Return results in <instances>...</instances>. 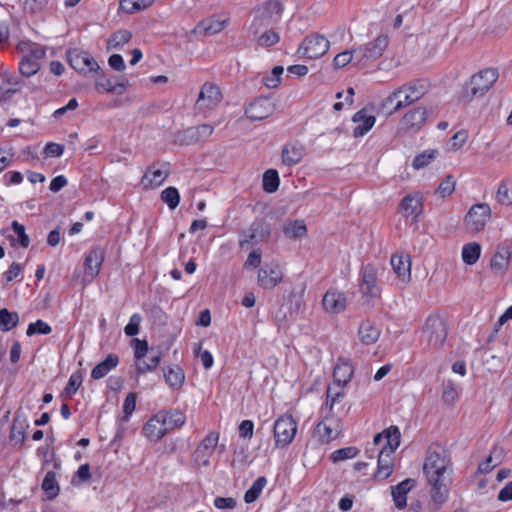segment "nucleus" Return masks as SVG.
<instances>
[{
    "label": "nucleus",
    "instance_id": "obj_1",
    "mask_svg": "<svg viewBox=\"0 0 512 512\" xmlns=\"http://www.w3.org/2000/svg\"><path fill=\"white\" fill-rule=\"evenodd\" d=\"M451 468V460L445 448L440 445H432L427 451L423 472L432 487V499L436 504L442 505L449 495L451 482L448 470Z\"/></svg>",
    "mask_w": 512,
    "mask_h": 512
},
{
    "label": "nucleus",
    "instance_id": "obj_2",
    "mask_svg": "<svg viewBox=\"0 0 512 512\" xmlns=\"http://www.w3.org/2000/svg\"><path fill=\"white\" fill-rule=\"evenodd\" d=\"M386 444L381 448L378 455V467L376 477L387 479L394 468L395 450L400 445L401 433L397 426H390L385 430Z\"/></svg>",
    "mask_w": 512,
    "mask_h": 512
},
{
    "label": "nucleus",
    "instance_id": "obj_3",
    "mask_svg": "<svg viewBox=\"0 0 512 512\" xmlns=\"http://www.w3.org/2000/svg\"><path fill=\"white\" fill-rule=\"evenodd\" d=\"M428 89L429 83L426 80H415L396 89L386 98V102L395 103L393 113L420 100Z\"/></svg>",
    "mask_w": 512,
    "mask_h": 512
},
{
    "label": "nucleus",
    "instance_id": "obj_4",
    "mask_svg": "<svg viewBox=\"0 0 512 512\" xmlns=\"http://www.w3.org/2000/svg\"><path fill=\"white\" fill-rule=\"evenodd\" d=\"M283 10L280 0H268L258 5L253 10L254 17L248 28L249 33L256 38L264 28L278 21Z\"/></svg>",
    "mask_w": 512,
    "mask_h": 512
},
{
    "label": "nucleus",
    "instance_id": "obj_5",
    "mask_svg": "<svg viewBox=\"0 0 512 512\" xmlns=\"http://www.w3.org/2000/svg\"><path fill=\"white\" fill-rule=\"evenodd\" d=\"M498 78V71L493 67H486L474 74L464 86L462 101L470 102L475 96H482L487 92Z\"/></svg>",
    "mask_w": 512,
    "mask_h": 512
},
{
    "label": "nucleus",
    "instance_id": "obj_6",
    "mask_svg": "<svg viewBox=\"0 0 512 512\" xmlns=\"http://www.w3.org/2000/svg\"><path fill=\"white\" fill-rule=\"evenodd\" d=\"M271 225L263 218H256L247 228L239 232L238 244L241 249L254 248L266 243L271 236Z\"/></svg>",
    "mask_w": 512,
    "mask_h": 512
},
{
    "label": "nucleus",
    "instance_id": "obj_7",
    "mask_svg": "<svg viewBox=\"0 0 512 512\" xmlns=\"http://www.w3.org/2000/svg\"><path fill=\"white\" fill-rule=\"evenodd\" d=\"M330 48V42L324 36L311 34L306 36L297 49L301 59L315 61L324 56Z\"/></svg>",
    "mask_w": 512,
    "mask_h": 512
},
{
    "label": "nucleus",
    "instance_id": "obj_8",
    "mask_svg": "<svg viewBox=\"0 0 512 512\" xmlns=\"http://www.w3.org/2000/svg\"><path fill=\"white\" fill-rule=\"evenodd\" d=\"M448 335L447 325L439 315H429L422 328V336L433 348H440Z\"/></svg>",
    "mask_w": 512,
    "mask_h": 512
},
{
    "label": "nucleus",
    "instance_id": "obj_9",
    "mask_svg": "<svg viewBox=\"0 0 512 512\" xmlns=\"http://www.w3.org/2000/svg\"><path fill=\"white\" fill-rule=\"evenodd\" d=\"M297 433V423L291 415H281L274 423L273 434L276 447L289 445Z\"/></svg>",
    "mask_w": 512,
    "mask_h": 512
},
{
    "label": "nucleus",
    "instance_id": "obj_10",
    "mask_svg": "<svg viewBox=\"0 0 512 512\" xmlns=\"http://www.w3.org/2000/svg\"><path fill=\"white\" fill-rule=\"evenodd\" d=\"M342 431V424L340 418L334 416L332 413L327 414L316 425L314 433L321 444H328L335 440Z\"/></svg>",
    "mask_w": 512,
    "mask_h": 512
},
{
    "label": "nucleus",
    "instance_id": "obj_11",
    "mask_svg": "<svg viewBox=\"0 0 512 512\" xmlns=\"http://www.w3.org/2000/svg\"><path fill=\"white\" fill-rule=\"evenodd\" d=\"M491 217V209L487 203L473 205L465 216V226L469 232L478 233L484 229Z\"/></svg>",
    "mask_w": 512,
    "mask_h": 512
},
{
    "label": "nucleus",
    "instance_id": "obj_12",
    "mask_svg": "<svg viewBox=\"0 0 512 512\" xmlns=\"http://www.w3.org/2000/svg\"><path fill=\"white\" fill-rule=\"evenodd\" d=\"M219 441V433L209 432L199 443L193 453V462L198 467H207L210 465V458L213 455Z\"/></svg>",
    "mask_w": 512,
    "mask_h": 512
},
{
    "label": "nucleus",
    "instance_id": "obj_13",
    "mask_svg": "<svg viewBox=\"0 0 512 512\" xmlns=\"http://www.w3.org/2000/svg\"><path fill=\"white\" fill-rule=\"evenodd\" d=\"M360 291L363 296L378 298L380 296V286L378 284V270L372 264L363 265L360 271Z\"/></svg>",
    "mask_w": 512,
    "mask_h": 512
},
{
    "label": "nucleus",
    "instance_id": "obj_14",
    "mask_svg": "<svg viewBox=\"0 0 512 512\" xmlns=\"http://www.w3.org/2000/svg\"><path fill=\"white\" fill-rule=\"evenodd\" d=\"M221 100L222 94L220 88L215 84L206 82L201 87L195 107L198 111L205 113L218 106Z\"/></svg>",
    "mask_w": 512,
    "mask_h": 512
},
{
    "label": "nucleus",
    "instance_id": "obj_15",
    "mask_svg": "<svg viewBox=\"0 0 512 512\" xmlns=\"http://www.w3.org/2000/svg\"><path fill=\"white\" fill-rule=\"evenodd\" d=\"M20 56L19 64H34L36 61L44 58L46 54L45 46L31 40H21L16 47Z\"/></svg>",
    "mask_w": 512,
    "mask_h": 512
},
{
    "label": "nucleus",
    "instance_id": "obj_16",
    "mask_svg": "<svg viewBox=\"0 0 512 512\" xmlns=\"http://www.w3.org/2000/svg\"><path fill=\"white\" fill-rule=\"evenodd\" d=\"M283 280V271L278 263L271 262L259 269L258 285L263 289H273Z\"/></svg>",
    "mask_w": 512,
    "mask_h": 512
},
{
    "label": "nucleus",
    "instance_id": "obj_17",
    "mask_svg": "<svg viewBox=\"0 0 512 512\" xmlns=\"http://www.w3.org/2000/svg\"><path fill=\"white\" fill-rule=\"evenodd\" d=\"M427 109L422 106L407 111L400 120V129L405 132H417L426 122Z\"/></svg>",
    "mask_w": 512,
    "mask_h": 512
},
{
    "label": "nucleus",
    "instance_id": "obj_18",
    "mask_svg": "<svg viewBox=\"0 0 512 512\" xmlns=\"http://www.w3.org/2000/svg\"><path fill=\"white\" fill-rule=\"evenodd\" d=\"M95 87L98 91L113 93L121 95L128 87V81L124 78H116L114 76L107 77L103 75L100 68V73L95 77Z\"/></svg>",
    "mask_w": 512,
    "mask_h": 512
},
{
    "label": "nucleus",
    "instance_id": "obj_19",
    "mask_svg": "<svg viewBox=\"0 0 512 512\" xmlns=\"http://www.w3.org/2000/svg\"><path fill=\"white\" fill-rule=\"evenodd\" d=\"M95 87L98 91L113 93L121 95L128 87V81L124 78H116L114 76L107 77L103 75L100 68V73L95 77Z\"/></svg>",
    "mask_w": 512,
    "mask_h": 512
},
{
    "label": "nucleus",
    "instance_id": "obj_20",
    "mask_svg": "<svg viewBox=\"0 0 512 512\" xmlns=\"http://www.w3.org/2000/svg\"><path fill=\"white\" fill-rule=\"evenodd\" d=\"M170 173L167 163H153L147 167L142 178V184L146 188H155L160 186Z\"/></svg>",
    "mask_w": 512,
    "mask_h": 512
},
{
    "label": "nucleus",
    "instance_id": "obj_21",
    "mask_svg": "<svg viewBox=\"0 0 512 512\" xmlns=\"http://www.w3.org/2000/svg\"><path fill=\"white\" fill-rule=\"evenodd\" d=\"M274 111V104L264 97L251 102L245 109V115L251 121L263 120L269 117Z\"/></svg>",
    "mask_w": 512,
    "mask_h": 512
},
{
    "label": "nucleus",
    "instance_id": "obj_22",
    "mask_svg": "<svg viewBox=\"0 0 512 512\" xmlns=\"http://www.w3.org/2000/svg\"><path fill=\"white\" fill-rule=\"evenodd\" d=\"M228 23L229 18L220 20L217 17L212 16L200 21L195 26L192 33L195 34L197 37L213 36L224 30Z\"/></svg>",
    "mask_w": 512,
    "mask_h": 512
},
{
    "label": "nucleus",
    "instance_id": "obj_23",
    "mask_svg": "<svg viewBox=\"0 0 512 512\" xmlns=\"http://www.w3.org/2000/svg\"><path fill=\"white\" fill-rule=\"evenodd\" d=\"M388 43L387 35H379L375 40L359 49V52L362 53V59L371 62L378 60L387 48Z\"/></svg>",
    "mask_w": 512,
    "mask_h": 512
},
{
    "label": "nucleus",
    "instance_id": "obj_24",
    "mask_svg": "<svg viewBox=\"0 0 512 512\" xmlns=\"http://www.w3.org/2000/svg\"><path fill=\"white\" fill-rule=\"evenodd\" d=\"M161 417V415L156 413L147 421V423L144 425L142 429V433L150 441L157 442L168 433V430L163 423L164 419L162 420Z\"/></svg>",
    "mask_w": 512,
    "mask_h": 512
},
{
    "label": "nucleus",
    "instance_id": "obj_25",
    "mask_svg": "<svg viewBox=\"0 0 512 512\" xmlns=\"http://www.w3.org/2000/svg\"><path fill=\"white\" fill-rule=\"evenodd\" d=\"M105 258V250L101 247H95L91 249L84 260V269L86 275H89L91 278H95L100 270L102 263Z\"/></svg>",
    "mask_w": 512,
    "mask_h": 512
},
{
    "label": "nucleus",
    "instance_id": "obj_26",
    "mask_svg": "<svg viewBox=\"0 0 512 512\" xmlns=\"http://www.w3.org/2000/svg\"><path fill=\"white\" fill-rule=\"evenodd\" d=\"M353 122L357 124L353 130L354 137H361L374 126L376 118L368 113L367 108H363L354 114Z\"/></svg>",
    "mask_w": 512,
    "mask_h": 512
},
{
    "label": "nucleus",
    "instance_id": "obj_27",
    "mask_svg": "<svg viewBox=\"0 0 512 512\" xmlns=\"http://www.w3.org/2000/svg\"><path fill=\"white\" fill-rule=\"evenodd\" d=\"M346 296L342 292L329 290L325 293L322 304L324 309L330 313H340L346 308Z\"/></svg>",
    "mask_w": 512,
    "mask_h": 512
},
{
    "label": "nucleus",
    "instance_id": "obj_28",
    "mask_svg": "<svg viewBox=\"0 0 512 512\" xmlns=\"http://www.w3.org/2000/svg\"><path fill=\"white\" fill-rule=\"evenodd\" d=\"M422 209V198L418 194L405 196L399 205L400 213L406 218L416 219L421 214Z\"/></svg>",
    "mask_w": 512,
    "mask_h": 512
},
{
    "label": "nucleus",
    "instance_id": "obj_29",
    "mask_svg": "<svg viewBox=\"0 0 512 512\" xmlns=\"http://www.w3.org/2000/svg\"><path fill=\"white\" fill-rule=\"evenodd\" d=\"M391 266L397 277L404 283L411 279V260L409 255L395 254L391 257Z\"/></svg>",
    "mask_w": 512,
    "mask_h": 512
},
{
    "label": "nucleus",
    "instance_id": "obj_30",
    "mask_svg": "<svg viewBox=\"0 0 512 512\" xmlns=\"http://www.w3.org/2000/svg\"><path fill=\"white\" fill-rule=\"evenodd\" d=\"M304 154L305 148L302 144L288 143L282 149V162L287 166H294L302 160Z\"/></svg>",
    "mask_w": 512,
    "mask_h": 512
},
{
    "label": "nucleus",
    "instance_id": "obj_31",
    "mask_svg": "<svg viewBox=\"0 0 512 512\" xmlns=\"http://www.w3.org/2000/svg\"><path fill=\"white\" fill-rule=\"evenodd\" d=\"M380 329L371 320H363L358 328V336L364 345L376 343L380 337Z\"/></svg>",
    "mask_w": 512,
    "mask_h": 512
},
{
    "label": "nucleus",
    "instance_id": "obj_32",
    "mask_svg": "<svg viewBox=\"0 0 512 512\" xmlns=\"http://www.w3.org/2000/svg\"><path fill=\"white\" fill-rule=\"evenodd\" d=\"M415 486L413 479H405L392 488V496L395 506L403 509L407 504V493Z\"/></svg>",
    "mask_w": 512,
    "mask_h": 512
},
{
    "label": "nucleus",
    "instance_id": "obj_33",
    "mask_svg": "<svg viewBox=\"0 0 512 512\" xmlns=\"http://www.w3.org/2000/svg\"><path fill=\"white\" fill-rule=\"evenodd\" d=\"M354 373L351 363L345 360H339L333 371L334 385H346L350 382Z\"/></svg>",
    "mask_w": 512,
    "mask_h": 512
},
{
    "label": "nucleus",
    "instance_id": "obj_34",
    "mask_svg": "<svg viewBox=\"0 0 512 512\" xmlns=\"http://www.w3.org/2000/svg\"><path fill=\"white\" fill-rule=\"evenodd\" d=\"M214 131L210 124H201L196 127H190L184 131V137L187 143H196L209 138Z\"/></svg>",
    "mask_w": 512,
    "mask_h": 512
},
{
    "label": "nucleus",
    "instance_id": "obj_35",
    "mask_svg": "<svg viewBox=\"0 0 512 512\" xmlns=\"http://www.w3.org/2000/svg\"><path fill=\"white\" fill-rule=\"evenodd\" d=\"M158 414L162 416V419L164 418L163 423L166 426L168 432L183 426L186 421L185 414L178 409L159 411Z\"/></svg>",
    "mask_w": 512,
    "mask_h": 512
},
{
    "label": "nucleus",
    "instance_id": "obj_36",
    "mask_svg": "<svg viewBox=\"0 0 512 512\" xmlns=\"http://www.w3.org/2000/svg\"><path fill=\"white\" fill-rule=\"evenodd\" d=\"M510 251L508 248L499 247L491 259V268L496 274H504L508 269L510 261Z\"/></svg>",
    "mask_w": 512,
    "mask_h": 512
},
{
    "label": "nucleus",
    "instance_id": "obj_37",
    "mask_svg": "<svg viewBox=\"0 0 512 512\" xmlns=\"http://www.w3.org/2000/svg\"><path fill=\"white\" fill-rule=\"evenodd\" d=\"M119 363V357L116 354H109L106 359L97 364L91 371V378L99 380L105 377Z\"/></svg>",
    "mask_w": 512,
    "mask_h": 512
},
{
    "label": "nucleus",
    "instance_id": "obj_38",
    "mask_svg": "<svg viewBox=\"0 0 512 512\" xmlns=\"http://www.w3.org/2000/svg\"><path fill=\"white\" fill-rule=\"evenodd\" d=\"M284 235L291 239H301L307 235V227L303 220L288 221L283 227Z\"/></svg>",
    "mask_w": 512,
    "mask_h": 512
},
{
    "label": "nucleus",
    "instance_id": "obj_39",
    "mask_svg": "<svg viewBox=\"0 0 512 512\" xmlns=\"http://www.w3.org/2000/svg\"><path fill=\"white\" fill-rule=\"evenodd\" d=\"M163 372L165 381L171 388L178 389L182 387L185 374L179 366L164 368Z\"/></svg>",
    "mask_w": 512,
    "mask_h": 512
},
{
    "label": "nucleus",
    "instance_id": "obj_40",
    "mask_svg": "<svg viewBox=\"0 0 512 512\" xmlns=\"http://www.w3.org/2000/svg\"><path fill=\"white\" fill-rule=\"evenodd\" d=\"M344 385H332L328 386L326 393V402L322 410H327L331 413L333 406L339 402L345 395Z\"/></svg>",
    "mask_w": 512,
    "mask_h": 512
},
{
    "label": "nucleus",
    "instance_id": "obj_41",
    "mask_svg": "<svg viewBox=\"0 0 512 512\" xmlns=\"http://www.w3.org/2000/svg\"><path fill=\"white\" fill-rule=\"evenodd\" d=\"M161 361V353L157 351L156 353L153 350L150 351L147 360L144 358L140 361H136V370L139 374H144L149 371H153L157 368Z\"/></svg>",
    "mask_w": 512,
    "mask_h": 512
},
{
    "label": "nucleus",
    "instance_id": "obj_42",
    "mask_svg": "<svg viewBox=\"0 0 512 512\" xmlns=\"http://www.w3.org/2000/svg\"><path fill=\"white\" fill-rule=\"evenodd\" d=\"M43 491L47 494L48 499L56 498L60 492V487L56 479V473L48 471L41 485Z\"/></svg>",
    "mask_w": 512,
    "mask_h": 512
},
{
    "label": "nucleus",
    "instance_id": "obj_43",
    "mask_svg": "<svg viewBox=\"0 0 512 512\" xmlns=\"http://www.w3.org/2000/svg\"><path fill=\"white\" fill-rule=\"evenodd\" d=\"M480 253H481V246L478 243L472 242V243L465 244L462 248L463 262L467 265L475 264L480 257Z\"/></svg>",
    "mask_w": 512,
    "mask_h": 512
},
{
    "label": "nucleus",
    "instance_id": "obj_44",
    "mask_svg": "<svg viewBox=\"0 0 512 512\" xmlns=\"http://www.w3.org/2000/svg\"><path fill=\"white\" fill-rule=\"evenodd\" d=\"M496 200L501 205H512V181L503 180L500 182L496 193Z\"/></svg>",
    "mask_w": 512,
    "mask_h": 512
},
{
    "label": "nucleus",
    "instance_id": "obj_45",
    "mask_svg": "<svg viewBox=\"0 0 512 512\" xmlns=\"http://www.w3.org/2000/svg\"><path fill=\"white\" fill-rule=\"evenodd\" d=\"M280 184L278 172L274 169H268L263 174L262 186L263 190L267 193H274L277 191Z\"/></svg>",
    "mask_w": 512,
    "mask_h": 512
},
{
    "label": "nucleus",
    "instance_id": "obj_46",
    "mask_svg": "<svg viewBox=\"0 0 512 512\" xmlns=\"http://www.w3.org/2000/svg\"><path fill=\"white\" fill-rule=\"evenodd\" d=\"M266 484L267 479L264 476L258 477L253 482L252 486L246 491L244 495V501L246 503H253L254 501H256L259 498Z\"/></svg>",
    "mask_w": 512,
    "mask_h": 512
},
{
    "label": "nucleus",
    "instance_id": "obj_47",
    "mask_svg": "<svg viewBox=\"0 0 512 512\" xmlns=\"http://www.w3.org/2000/svg\"><path fill=\"white\" fill-rule=\"evenodd\" d=\"M82 382H83L82 371L78 370V371H75L74 373H72L68 380V383L66 384V386L62 392V396L65 395L66 397L71 398L74 394H76V392L82 385Z\"/></svg>",
    "mask_w": 512,
    "mask_h": 512
},
{
    "label": "nucleus",
    "instance_id": "obj_48",
    "mask_svg": "<svg viewBox=\"0 0 512 512\" xmlns=\"http://www.w3.org/2000/svg\"><path fill=\"white\" fill-rule=\"evenodd\" d=\"M19 316L16 312H10L6 308L0 309V329L10 331L16 327Z\"/></svg>",
    "mask_w": 512,
    "mask_h": 512
},
{
    "label": "nucleus",
    "instance_id": "obj_49",
    "mask_svg": "<svg viewBox=\"0 0 512 512\" xmlns=\"http://www.w3.org/2000/svg\"><path fill=\"white\" fill-rule=\"evenodd\" d=\"M161 200L174 210L180 202V194L175 187H168L161 192Z\"/></svg>",
    "mask_w": 512,
    "mask_h": 512
},
{
    "label": "nucleus",
    "instance_id": "obj_50",
    "mask_svg": "<svg viewBox=\"0 0 512 512\" xmlns=\"http://www.w3.org/2000/svg\"><path fill=\"white\" fill-rule=\"evenodd\" d=\"M136 408V394L134 392H130L127 394L123 403V416L120 418L122 423L128 422L132 413Z\"/></svg>",
    "mask_w": 512,
    "mask_h": 512
},
{
    "label": "nucleus",
    "instance_id": "obj_51",
    "mask_svg": "<svg viewBox=\"0 0 512 512\" xmlns=\"http://www.w3.org/2000/svg\"><path fill=\"white\" fill-rule=\"evenodd\" d=\"M456 186V180L452 175H447L445 179L439 184L436 194H438L441 198H445L451 195Z\"/></svg>",
    "mask_w": 512,
    "mask_h": 512
},
{
    "label": "nucleus",
    "instance_id": "obj_52",
    "mask_svg": "<svg viewBox=\"0 0 512 512\" xmlns=\"http://www.w3.org/2000/svg\"><path fill=\"white\" fill-rule=\"evenodd\" d=\"M91 479V472L89 464H82L75 472L71 479L73 486H80L82 483L88 482Z\"/></svg>",
    "mask_w": 512,
    "mask_h": 512
},
{
    "label": "nucleus",
    "instance_id": "obj_53",
    "mask_svg": "<svg viewBox=\"0 0 512 512\" xmlns=\"http://www.w3.org/2000/svg\"><path fill=\"white\" fill-rule=\"evenodd\" d=\"M358 452H359L358 449L353 446L341 448V449L335 450L331 454V459L333 462H338V461H342V460H346V459H352L357 456Z\"/></svg>",
    "mask_w": 512,
    "mask_h": 512
},
{
    "label": "nucleus",
    "instance_id": "obj_54",
    "mask_svg": "<svg viewBox=\"0 0 512 512\" xmlns=\"http://www.w3.org/2000/svg\"><path fill=\"white\" fill-rule=\"evenodd\" d=\"M51 331H52L51 326L49 324H47L46 322H44L43 320L39 319L36 322L30 323L28 325L26 334L28 336H32L34 334L47 335V334H50Z\"/></svg>",
    "mask_w": 512,
    "mask_h": 512
},
{
    "label": "nucleus",
    "instance_id": "obj_55",
    "mask_svg": "<svg viewBox=\"0 0 512 512\" xmlns=\"http://www.w3.org/2000/svg\"><path fill=\"white\" fill-rule=\"evenodd\" d=\"M436 153H437L436 150H432V151H425V152L417 155L413 160V163H412L413 167L415 169L424 168L425 166L430 164L435 159Z\"/></svg>",
    "mask_w": 512,
    "mask_h": 512
},
{
    "label": "nucleus",
    "instance_id": "obj_56",
    "mask_svg": "<svg viewBox=\"0 0 512 512\" xmlns=\"http://www.w3.org/2000/svg\"><path fill=\"white\" fill-rule=\"evenodd\" d=\"M284 67L283 66H274L272 69L271 75L265 77L263 79V83L268 88H276L280 84L281 75L283 74Z\"/></svg>",
    "mask_w": 512,
    "mask_h": 512
},
{
    "label": "nucleus",
    "instance_id": "obj_57",
    "mask_svg": "<svg viewBox=\"0 0 512 512\" xmlns=\"http://www.w3.org/2000/svg\"><path fill=\"white\" fill-rule=\"evenodd\" d=\"M279 41L278 34L273 30H265L261 35L257 37V42L260 46L269 47L276 44Z\"/></svg>",
    "mask_w": 512,
    "mask_h": 512
},
{
    "label": "nucleus",
    "instance_id": "obj_58",
    "mask_svg": "<svg viewBox=\"0 0 512 512\" xmlns=\"http://www.w3.org/2000/svg\"><path fill=\"white\" fill-rule=\"evenodd\" d=\"M68 64L77 62L78 64H92V60L87 56L86 53H82L78 49H71L67 51Z\"/></svg>",
    "mask_w": 512,
    "mask_h": 512
},
{
    "label": "nucleus",
    "instance_id": "obj_59",
    "mask_svg": "<svg viewBox=\"0 0 512 512\" xmlns=\"http://www.w3.org/2000/svg\"><path fill=\"white\" fill-rule=\"evenodd\" d=\"M495 452H496V449H494L484 461L479 463V465H478L479 473L487 474L500 464V460L494 459Z\"/></svg>",
    "mask_w": 512,
    "mask_h": 512
},
{
    "label": "nucleus",
    "instance_id": "obj_60",
    "mask_svg": "<svg viewBox=\"0 0 512 512\" xmlns=\"http://www.w3.org/2000/svg\"><path fill=\"white\" fill-rule=\"evenodd\" d=\"M11 227H12L13 231L15 232V234L18 237V243L23 248H27L29 246L30 240H29L28 235L25 232L24 225L20 224L17 221H13L12 224H11Z\"/></svg>",
    "mask_w": 512,
    "mask_h": 512
},
{
    "label": "nucleus",
    "instance_id": "obj_61",
    "mask_svg": "<svg viewBox=\"0 0 512 512\" xmlns=\"http://www.w3.org/2000/svg\"><path fill=\"white\" fill-rule=\"evenodd\" d=\"M47 0H25L23 4L24 11L30 14H36L44 10Z\"/></svg>",
    "mask_w": 512,
    "mask_h": 512
},
{
    "label": "nucleus",
    "instance_id": "obj_62",
    "mask_svg": "<svg viewBox=\"0 0 512 512\" xmlns=\"http://www.w3.org/2000/svg\"><path fill=\"white\" fill-rule=\"evenodd\" d=\"M141 316L138 313L133 314L130 317L129 323L125 326L124 332L127 336H135L139 333Z\"/></svg>",
    "mask_w": 512,
    "mask_h": 512
},
{
    "label": "nucleus",
    "instance_id": "obj_63",
    "mask_svg": "<svg viewBox=\"0 0 512 512\" xmlns=\"http://www.w3.org/2000/svg\"><path fill=\"white\" fill-rule=\"evenodd\" d=\"M132 342L135 344V362L145 358L149 352L148 343L146 340L133 339Z\"/></svg>",
    "mask_w": 512,
    "mask_h": 512
},
{
    "label": "nucleus",
    "instance_id": "obj_64",
    "mask_svg": "<svg viewBox=\"0 0 512 512\" xmlns=\"http://www.w3.org/2000/svg\"><path fill=\"white\" fill-rule=\"evenodd\" d=\"M131 39V33L127 30H119L112 35L109 40V45L112 47H117L119 45H123L127 43Z\"/></svg>",
    "mask_w": 512,
    "mask_h": 512
}]
</instances>
